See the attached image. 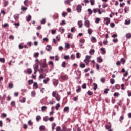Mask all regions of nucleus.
I'll list each match as a JSON object with an SVG mask.
<instances>
[{
  "label": "nucleus",
  "mask_w": 131,
  "mask_h": 131,
  "mask_svg": "<svg viewBox=\"0 0 131 131\" xmlns=\"http://www.w3.org/2000/svg\"><path fill=\"white\" fill-rule=\"evenodd\" d=\"M130 19L128 18L127 19H125V25H129V24H130Z\"/></svg>",
  "instance_id": "obj_12"
},
{
  "label": "nucleus",
  "mask_w": 131,
  "mask_h": 131,
  "mask_svg": "<svg viewBox=\"0 0 131 131\" xmlns=\"http://www.w3.org/2000/svg\"><path fill=\"white\" fill-rule=\"evenodd\" d=\"M41 110L43 112L45 111V110H47V106H42L41 107Z\"/></svg>",
  "instance_id": "obj_61"
},
{
  "label": "nucleus",
  "mask_w": 131,
  "mask_h": 131,
  "mask_svg": "<svg viewBox=\"0 0 131 131\" xmlns=\"http://www.w3.org/2000/svg\"><path fill=\"white\" fill-rule=\"evenodd\" d=\"M27 72L28 74H31L32 73V70L31 68H29L27 69Z\"/></svg>",
  "instance_id": "obj_23"
},
{
  "label": "nucleus",
  "mask_w": 131,
  "mask_h": 131,
  "mask_svg": "<svg viewBox=\"0 0 131 131\" xmlns=\"http://www.w3.org/2000/svg\"><path fill=\"white\" fill-rule=\"evenodd\" d=\"M63 111L64 112H67V111H69V107L67 106L64 107V108L63 109Z\"/></svg>",
  "instance_id": "obj_40"
},
{
  "label": "nucleus",
  "mask_w": 131,
  "mask_h": 131,
  "mask_svg": "<svg viewBox=\"0 0 131 131\" xmlns=\"http://www.w3.org/2000/svg\"><path fill=\"white\" fill-rule=\"evenodd\" d=\"M52 96L56 98V100L60 101V100H61V96L60 95H59V93H57V92L53 91L52 93Z\"/></svg>",
  "instance_id": "obj_1"
},
{
  "label": "nucleus",
  "mask_w": 131,
  "mask_h": 131,
  "mask_svg": "<svg viewBox=\"0 0 131 131\" xmlns=\"http://www.w3.org/2000/svg\"><path fill=\"white\" fill-rule=\"evenodd\" d=\"M19 14H16L14 15V18L15 21H18V20H19Z\"/></svg>",
  "instance_id": "obj_14"
},
{
  "label": "nucleus",
  "mask_w": 131,
  "mask_h": 131,
  "mask_svg": "<svg viewBox=\"0 0 131 131\" xmlns=\"http://www.w3.org/2000/svg\"><path fill=\"white\" fill-rule=\"evenodd\" d=\"M79 47L80 48H82V46H83V43H84V42H85V40L84 39H81L79 40Z\"/></svg>",
  "instance_id": "obj_5"
},
{
  "label": "nucleus",
  "mask_w": 131,
  "mask_h": 131,
  "mask_svg": "<svg viewBox=\"0 0 131 131\" xmlns=\"http://www.w3.org/2000/svg\"><path fill=\"white\" fill-rule=\"evenodd\" d=\"M110 81L111 84H114V82H115V80H114V79L112 78L110 80Z\"/></svg>",
  "instance_id": "obj_33"
},
{
  "label": "nucleus",
  "mask_w": 131,
  "mask_h": 131,
  "mask_svg": "<svg viewBox=\"0 0 131 131\" xmlns=\"http://www.w3.org/2000/svg\"><path fill=\"white\" fill-rule=\"evenodd\" d=\"M87 94L88 96H92V95H93V92L91 91H88L87 92Z\"/></svg>",
  "instance_id": "obj_42"
},
{
  "label": "nucleus",
  "mask_w": 131,
  "mask_h": 131,
  "mask_svg": "<svg viewBox=\"0 0 131 131\" xmlns=\"http://www.w3.org/2000/svg\"><path fill=\"white\" fill-rule=\"evenodd\" d=\"M60 78L62 80H67L68 79V76L67 75H62L60 76Z\"/></svg>",
  "instance_id": "obj_6"
},
{
  "label": "nucleus",
  "mask_w": 131,
  "mask_h": 131,
  "mask_svg": "<svg viewBox=\"0 0 131 131\" xmlns=\"http://www.w3.org/2000/svg\"><path fill=\"white\" fill-rule=\"evenodd\" d=\"M100 51H101L102 55H105V54H106V50L105 49V48H101Z\"/></svg>",
  "instance_id": "obj_15"
},
{
  "label": "nucleus",
  "mask_w": 131,
  "mask_h": 131,
  "mask_svg": "<svg viewBox=\"0 0 131 131\" xmlns=\"http://www.w3.org/2000/svg\"><path fill=\"white\" fill-rule=\"evenodd\" d=\"M93 86H94L93 90L94 91H96L97 90V89H98V84H97V83H93Z\"/></svg>",
  "instance_id": "obj_22"
},
{
  "label": "nucleus",
  "mask_w": 131,
  "mask_h": 131,
  "mask_svg": "<svg viewBox=\"0 0 131 131\" xmlns=\"http://www.w3.org/2000/svg\"><path fill=\"white\" fill-rule=\"evenodd\" d=\"M105 128L106 129H111V123H107V124L105 125Z\"/></svg>",
  "instance_id": "obj_10"
},
{
  "label": "nucleus",
  "mask_w": 131,
  "mask_h": 131,
  "mask_svg": "<svg viewBox=\"0 0 131 131\" xmlns=\"http://www.w3.org/2000/svg\"><path fill=\"white\" fill-rule=\"evenodd\" d=\"M59 56L58 55H56L55 56V61H59Z\"/></svg>",
  "instance_id": "obj_62"
},
{
  "label": "nucleus",
  "mask_w": 131,
  "mask_h": 131,
  "mask_svg": "<svg viewBox=\"0 0 131 131\" xmlns=\"http://www.w3.org/2000/svg\"><path fill=\"white\" fill-rule=\"evenodd\" d=\"M60 106L61 105H60V103H57L55 106V109H56L57 110H59V108H60Z\"/></svg>",
  "instance_id": "obj_32"
},
{
  "label": "nucleus",
  "mask_w": 131,
  "mask_h": 131,
  "mask_svg": "<svg viewBox=\"0 0 131 131\" xmlns=\"http://www.w3.org/2000/svg\"><path fill=\"white\" fill-rule=\"evenodd\" d=\"M81 90V87H80V86H79L78 87V89L76 90L77 93H79V92H80Z\"/></svg>",
  "instance_id": "obj_47"
},
{
  "label": "nucleus",
  "mask_w": 131,
  "mask_h": 131,
  "mask_svg": "<svg viewBox=\"0 0 131 131\" xmlns=\"http://www.w3.org/2000/svg\"><path fill=\"white\" fill-rule=\"evenodd\" d=\"M41 24H45L46 23V19L43 18L42 20L40 21Z\"/></svg>",
  "instance_id": "obj_52"
},
{
  "label": "nucleus",
  "mask_w": 131,
  "mask_h": 131,
  "mask_svg": "<svg viewBox=\"0 0 131 131\" xmlns=\"http://www.w3.org/2000/svg\"><path fill=\"white\" fill-rule=\"evenodd\" d=\"M5 58H0V62L1 63H5Z\"/></svg>",
  "instance_id": "obj_56"
},
{
  "label": "nucleus",
  "mask_w": 131,
  "mask_h": 131,
  "mask_svg": "<svg viewBox=\"0 0 131 131\" xmlns=\"http://www.w3.org/2000/svg\"><path fill=\"white\" fill-rule=\"evenodd\" d=\"M43 121H45V122H47V121H48L49 120V119H48V116L43 117Z\"/></svg>",
  "instance_id": "obj_37"
},
{
  "label": "nucleus",
  "mask_w": 131,
  "mask_h": 131,
  "mask_svg": "<svg viewBox=\"0 0 131 131\" xmlns=\"http://www.w3.org/2000/svg\"><path fill=\"white\" fill-rule=\"evenodd\" d=\"M39 55V53H38V52L37 53H34V58H37V57H38V56Z\"/></svg>",
  "instance_id": "obj_38"
},
{
  "label": "nucleus",
  "mask_w": 131,
  "mask_h": 131,
  "mask_svg": "<svg viewBox=\"0 0 131 131\" xmlns=\"http://www.w3.org/2000/svg\"><path fill=\"white\" fill-rule=\"evenodd\" d=\"M31 96L32 97H35V91H32L31 93Z\"/></svg>",
  "instance_id": "obj_30"
},
{
  "label": "nucleus",
  "mask_w": 131,
  "mask_h": 131,
  "mask_svg": "<svg viewBox=\"0 0 131 131\" xmlns=\"http://www.w3.org/2000/svg\"><path fill=\"white\" fill-rule=\"evenodd\" d=\"M91 6H94L95 5V0H90Z\"/></svg>",
  "instance_id": "obj_45"
},
{
  "label": "nucleus",
  "mask_w": 131,
  "mask_h": 131,
  "mask_svg": "<svg viewBox=\"0 0 131 131\" xmlns=\"http://www.w3.org/2000/svg\"><path fill=\"white\" fill-rule=\"evenodd\" d=\"M110 90L109 89H105L104 91V94H108V92H109Z\"/></svg>",
  "instance_id": "obj_57"
},
{
  "label": "nucleus",
  "mask_w": 131,
  "mask_h": 131,
  "mask_svg": "<svg viewBox=\"0 0 131 131\" xmlns=\"http://www.w3.org/2000/svg\"><path fill=\"white\" fill-rule=\"evenodd\" d=\"M46 59H45L43 64L41 63V64L40 65V71H41V72H43V68H46V67H48V65L47 64V63L46 62Z\"/></svg>",
  "instance_id": "obj_2"
},
{
  "label": "nucleus",
  "mask_w": 131,
  "mask_h": 131,
  "mask_svg": "<svg viewBox=\"0 0 131 131\" xmlns=\"http://www.w3.org/2000/svg\"><path fill=\"white\" fill-rule=\"evenodd\" d=\"M40 130H45V126L41 125L39 127Z\"/></svg>",
  "instance_id": "obj_49"
},
{
  "label": "nucleus",
  "mask_w": 131,
  "mask_h": 131,
  "mask_svg": "<svg viewBox=\"0 0 131 131\" xmlns=\"http://www.w3.org/2000/svg\"><path fill=\"white\" fill-rule=\"evenodd\" d=\"M126 38L127 39H130V38H131V33H128L126 34Z\"/></svg>",
  "instance_id": "obj_19"
},
{
  "label": "nucleus",
  "mask_w": 131,
  "mask_h": 131,
  "mask_svg": "<svg viewBox=\"0 0 131 131\" xmlns=\"http://www.w3.org/2000/svg\"><path fill=\"white\" fill-rule=\"evenodd\" d=\"M28 3V0H25L24 1V4L26 7H28V3Z\"/></svg>",
  "instance_id": "obj_31"
},
{
  "label": "nucleus",
  "mask_w": 131,
  "mask_h": 131,
  "mask_svg": "<svg viewBox=\"0 0 131 131\" xmlns=\"http://www.w3.org/2000/svg\"><path fill=\"white\" fill-rule=\"evenodd\" d=\"M87 11L88 12L89 15H92V14H93V11L92 9H91V8L88 9Z\"/></svg>",
  "instance_id": "obj_27"
},
{
  "label": "nucleus",
  "mask_w": 131,
  "mask_h": 131,
  "mask_svg": "<svg viewBox=\"0 0 131 131\" xmlns=\"http://www.w3.org/2000/svg\"><path fill=\"white\" fill-rule=\"evenodd\" d=\"M82 89H85L86 88V83H84L82 85Z\"/></svg>",
  "instance_id": "obj_63"
},
{
  "label": "nucleus",
  "mask_w": 131,
  "mask_h": 131,
  "mask_svg": "<svg viewBox=\"0 0 131 131\" xmlns=\"http://www.w3.org/2000/svg\"><path fill=\"white\" fill-rule=\"evenodd\" d=\"M80 67H81V68H84L85 67V64L84 63H82L80 64Z\"/></svg>",
  "instance_id": "obj_58"
},
{
  "label": "nucleus",
  "mask_w": 131,
  "mask_h": 131,
  "mask_svg": "<svg viewBox=\"0 0 131 131\" xmlns=\"http://www.w3.org/2000/svg\"><path fill=\"white\" fill-rule=\"evenodd\" d=\"M41 118L40 117V116H37L36 119L37 120V122L39 121V120H40V119Z\"/></svg>",
  "instance_id": "obj_46"
},
{
  "label": "nucleus",
  "mask_w": 131,
  "mask_h": 131,
  "mask_svg": "<svg viewBox=\"0 0 131 131\" xmlns=\"http://www.w3.org/2000/svg\"><path fill=\"white\" fill-rule=\"evenodd\" d=\"M56 123H53L52 124V130H55V127H56Z\"/></svg>",
  "instance_id": "obj_25"
},
{
  "label": "nucleus",
  "mask_w": 131,
  "mask_h": 131,
  "mask_svg": "<svg viewBox=\"0 0 131 131\" xmlns=\"http://www.w3.org/2000/svg\"><path fill=\"white\" fill-rule=\"evenodd\" d=\"M97 61L98 63H102L103 62V59L101 57H97Z\"/></svg>",
  "instance_id": "obj_18"
},
{
  "label": "nucleus",
  "mask_w": 131,
  "mask_h": 131,
  "mask_svg": "<svg viewBox=\"0 0 131 131\" xmlns=\"http://www.w3.org/2000/svg\"><path fill=\"white\" fill-rule=\"evenodd\" d=\"M8 86L10 89H13V88H14V84L12 82L9 83L8 84Z\"/></svg>",
  "instance_id": "obj_26"
},
{
  "label": "nucleus",
  "mask_w": 131,
  "mask_h": 131,
  "mask_svg": "<svg viewBox=\"0 0 131 131\" xmlns=\"http://www.w3.org/2000/svg\"><path fill=\"white\" fill-rule=\"evenodd\" d=\"M78 25L79 26V28H82V25H83V24H82V20L78 21Z\"/></svg>",
  "instance_id": "obj_11"
},
{
  "label": "nucleus",
  "mask_w": 131,
  "mask_h": 131,
  "mask_svg": "<svg viewBox=\"0 0 131 131\" xmlns=\"http://www.w3.org/2000/svg\"><path fill=\"white\" fill-rule=\"evenodd\" d=\"M35 62L37 63V64H38V65H41V63L40 62V61H39V60H38V59L35 60Z\"/></svg>",
  "instance_id": "obj_50"
},
{
  "label": "nucleus",
  "mask_w": 131,
  "mask_h": 131,
  "mask_svg": "<svg viewBox=\"0 0 131 131\" xmlns=\"http://www.w3.org/2000/svg\"><path fill=\"white\" fill-rule=\"evenodd\" d=\"M92 32H93V31H92V29H88V34H90L91 35V34H92Z\"/></svg>",
  "instance_id": "obj_44"
},
{
  "label": "nucleus",
  "mask_w": 131,
  "mask_h": 131,
  "mask_svg": "<svg viewBox=\"0 0 131 131\" xmlns=\"http://www.w3.org/2000/svg\"><path fill=\"white\" fill-rule=\"evenodd\" d=\"M4 7H7L9 5V1H4Z\"/></svg>",
  "instance_id": "obj_51"
},
{
  "label": "nucleus",
  "mask_w": 131,
  "mask_h": 131,
  "mask_svg": "<svg viewBox=\"0 0 131 131\" xmlns=\"http://www.w3.org/2000/svg\"><path fill=\"white\" fill-rule=\"evenodd\" d=\"M100 21H101V18H99V17H96V19H95V23H96L97 24H98V23H99V22H100Z\"/></svg>",
  "instance_id": "obj_28"
},
{
  "label": "nucleus",
  "mask_w": 131,
  "mask_h": 131,
  "mask_svg": "<svg viewBox=\"0 0 131 131\" xmlns=\"http://www.w3.org/2000/svg\"><path fill=\"white\" fill-rule=\"evenodd\" d=\"M104 22L106 25H109V23H110V18L109 17L104 18Z\"/></svg>",
  "instance_id": "obj_4"
},
{
  "label": "nucleus",
  "mask_w": 131,
  "mask_h": 131,
  "mask_svg": "<svg viewBox=\"0 0 131 131\" xmlns=\"http://www.w3.org/2000/svg\"><path fill=\"white\" fill-rule=\"evenodd\" d=\"M50 81V78L47 77L46 78V79L43 80V83L45 84H47V83H48V82H49Z\"/></svg>",
  "instance_id": "obj_16"
},
{
  "label": "nucleus",
  "mask_w": 131,
  "mask_h": 131,
  "mask_svg": "<svg viewBox=\"0 0 131 131\" xmlns=\"http://www.w3.org/2000/svg\"><path fill=\"white\" fill-rule=\"evenodd\" d=\"M62 67H63L64 68H65V67H66V62L63 61L61 64Z\"/></svg>",
  "instance_id": "obj_53"
},
{
  "label": "nucleus",
  "mask_w": 131,
  "mask_h": 131,
  "mask_svg": "<svg viewBox=\"0 0 131 131\" xmlns=\"http://www.w3.org/2000/svg\"><path fill=\"white\" fill-rule=\"evenodd\" d=\"M91 58H92V56L89 55H86L85 57V59L89 60V61L91 60Z\"/></svg>",
  "instance_id": "obj_54"
},
{
  "label": "nucleus",
  "mask_w": 131,
  "mask_h": 131,
  "mask_svg": "<svg viewBox=\"0 0 131 131\" xmlns=\"http://www.w3.org/2000/svg\"><path fill=\"white\" fill-rule=\"evenodd\" d=\"M56 131H62V129H61V127L60 126H58L56 128Z\"/></svg>",
  "instance_id": "obj_43"
},
{
  "label": "nucleus",
  "mask_w": 131,
  "mask_h": 131,
  "mask_svg": "<svg viewBox=\"0 0 131 131\" xmlns=\"http://www.w3.org/2000/svg\"><path fill=\"white\" fill-rule=\"evenodd\" d=\"M52 46L50 45H47L46 47V51H48V52H50V51H51V50H52Z\"/></svg>",
  "instance_id": "obj_8"
},
{
  "label": "nucleus",
  "mask_w": 131,
  "mask_h": 131,
  "mask_svg": "<svg viewBox=\"0 0 131 131\" xmlns=\"http://www.w3.org/2000/svg\"><path fill=\"white\" fill-rule=\"evenodd\" d=\"M61 131H66V126H63L62 127V129L61 130Z\"/></svg>",
  "instance_id": "obj_64"
},
{
  "label": "nucleus",
  "mask_w": 131,
  "mask_h": 131,
  "mask_svg": "<svg viewBox=\"0 0 131 131\" xmlns=\"http://www.w3.org/2000/svg\"><path fill=\"white\" fill-rule=\"evenodd\" d=\"M91 41L93 43H96V42H97V39H96L95 37H92L91 38Z\"/></svg>",
  "instance_id": "obj_9"
},
{
  "label": "nucleus",
  "mask_w": 131,
  "mask_h": 131,
  "mask_svg": "<svg viewBox=\"0 0 131 131\" xmlns=\"http://www.w3.org/2000/svg\"><path fill=\"white\" fill-rule=\"evenodd\" d=\"M26 19L27 22H29V21L31 20V15H28V16H26Z\"/></svg>",
  "instance_id": "obj_17"
},
{
  "label": "nucleus",
  "mask_w": 131,
  "mask_h": 131,
  "mask_svg": "<svg viewBox=\"0 0 131 131\" xmlns=\"http://www.w3.org/2000/svg\"><path fill=\"white\" fill-rule=\"evenodd\" d=\"M72 1L73 0H66L64 3L66 4V5H70V3H71Z\"/></svg>",
  "instance_id": "obj_24"
},
{
  "label": "nucleus",
  "mask_w": 131,
  "mask_h": 131,
  "mask_svg": "<svg viewBox=\"0 0 131 131\" xmlns=\"http://www.w3.org/2000/svg\"><path fill=\"white\" fill-rule=\"evenodd\" d=\"M10 105H11V106H12V107L15 106V101H12V102H11Z\"/></svg>",
  "instance_id": "obj_59"
},
{
  "label": "nucleus",
  "mask_w": 131,
  "mask_h": 131,
  "mask_svg": "<svg viewBox=\"0 0 131 131\" xmlns=\"http://www.w3.org/2000/svg\"><path fill=\"white\" fill-rule=\"evenodd\" d=\"M94 53H95V50L91 49L89 51L90 55H94Z\"/></svg>",
  "instance_id": "obj_29"
},
{
  "label": "nucleus",
  "mask_w": 131,
  "mask_h": 131,
  "mask_svg": "<svg viewBox=\"0 0 131 131\" xmlns=\"http://www.w3.org/2000/svg\"><path fill=\"white\" fill-rule=\"evenodd\" d=\"M76 10L78 13H81V11H82V6L80 4H78L76 6Z\"/></svg>",
  "instance_id": "obj_3"
},
{
  "label": "nucleus",
  "mask_w": 131,
  "mask_h": 131,
  "mask_svg": "<svg viewBox=\"0 0 131 131\" xmlns=\"http://www.w3.org/2000/svg\"><path fill=\"white\" fill-rule=\"evenodd\" d=\"M84 63H85V64L86 65H89V63H90V60H89V59H86V58L84 60Z\"/></svg>",
  "instance_id": "obj_35"
},
{
  "label": "nucleus",
  "mask_w": 131,
  "mask_h": 131,
  "mask_svg": "<svg viewBox=\"0 0 131 131\" xmlns=\"http://www.w3.org/2000/svg\"><path fill=\"white\" fill-rule=\"evenodd\" d=\"M72 35H73V34H72V33H69L68 35V38H71L72 39Z\"/></svg>",
  "instance_id": "obj_41"
},
{
  "label": "nucleus",
  "mask_w": 131,
  "mask_h": 131,
  "mask_svg": "<svg viewBox=\"0 0 131 131\" xmlns=\"http://www.w3.org/2000/svg\"><path fill=\"white\" fill-rule=\"evenodd\" d=\"M60 25H66V21L65 20H63L62 23H60Z\"/></svg>",
  "instance_id": "obj_55"
},
{
  "label": "nucleus",
  "mask_w": 131,
  "mask_h": 131,
  "mask_svg": "<svg viewBox=\"0 0 131 131\" xmlns=\"http://www.w3.org/2000/svg\"><path fill=\"white\" fill-rule=\"evenodd\" d=\"M43 78H45V76L40 74L39 76V80H40V79H43Z\"/></svg>",
  "instance_id": "obj_36"
},
{
  "label": "nucleus",
  "mask_w": 131,
  "mask_h": 131,
  "mask_svg": "<svg viewBox=\"0 0 131 131\" xmlns=\"http://www.w3.org/2000/svg\"><path fill=\"white\" fill-rule=\"evenodd\" d=\"M9 26V24L8 23H5L3 25H2V27L3 28H6V27H8Z\"/></svg>",
  "instance_id": "obj_39"
},
{
  "label": "nucleus",
  "mask_w": 131,
  "mask_h": 131,
  "mask_svg": "<svg viewBox=\"0 0 131 131\" xmlns=\"http://www.w3.org/2000/svg\"><path fill=\"white\" fill-rule=\"evenodd\" d=\"M120 62L121 63V64H122V65H124V64H125V59L123 58H121L120 59Z\"/></svg>",
  "instance_id": "obj_20"
},
{
  "label": "nucleus",
  "mask_w": 131,
  "mask_h": 131,
  "mask_svg": "<svg viewBox=\"0 0 131 131\" xmlns=\"http://www.w3.org/2000/svg\"><path fill=\"white\" fill-rule=\"evenodd\" d=\"M29 84H32L33 83V80H29L28 81Z\"/></svg>",
  "instance_id": "obj_60"
},
{
  "label": "nucleus",
  "mask_w": 131,
  "mask_h": 131,
  "mask_svg": "<svg viewBox=\"0 0 131 131\" xmlns=\"http://www.w3.org/2000/svg\"><path fill=\"white\" fill-rule=\"evenodd\" d=\"M39 64H34V65L33 66L34 70L38 71V68H39L38 66H39Z\"/></svg>",
  "instance_id": "obj_21"
},
{
  "label": "nucleus",
  "mask_w": 131,
  "mask_h": 131,
  "mask_svg": "<svg viewBox=\"0 0 131 131\" xmlns=\"http://www.w3.org/2000/svg\"><path fill=\"white\" fill-rule=\"evenodd\" d=\"M110 27H112V28L115 27V24H114V23H111L110 24Z\"/></svg>",
  "instance_id": "obj_48"
},
{
  "label": "nucleus",
  "mask_w": 131,
  "mask_h": 131,
  "mask_svg": "<svg viewBox=\"0 0 131 131\" xmlns=\"http://www.w3.org/2000/svg\"><path fill=\"white\" fill-rule=\"evenodd\" d=\"M84 25L86 26V27L89 28V27H90V21L85 20L84 22Z\"/></svg>",
  "instance_id": "obj_13"
},
{
  "label": "nucleus",
  "mask_w": 131,
  "mask_h": 131,
  "mask_svg": "<svg viewBox=\"0 0 131 131\" xmlns=\"http://www.w3.org/2000/svg\"><path fill=\"white\" fill-rule=\"evenodd\" d=\"M63 58L64 60H69L70 59V57H69V55H64Z\"/></svg>",
  "instance_id": "obj_34"
},
{
  "label": "nucleus",
  "mask_w": 131,
  "mask_h": 131,
  "mask_svg": "<svg viewBox=\"0 0 131 131\" xmlns=\"http://www.w3.org/2000/svg\"><path fill=\"white\" fill-rule=\"evenodd\" d=\"M53 83L54 86H57L58 84H59V80L53 79Z\"/></svg>",
  "instance_id": "obj_7"
}]
</instances>
